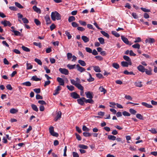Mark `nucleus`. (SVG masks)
<instances>
[{
    "mask_svg": "<svg viewBox=\"0 0 157 157\" xmlns=\"http://www.w3.org/2000/svg\"><path fill=\"white\" fill-rule=\"evenodd\" d=\"M51 17L53 21H55L56 19L57 20H60L61 18V16L57 11H55L52 13Z\"/></svg>",
    "mask_w": 157,
    "mask_h": 157,
    "instance_id": "nucleus-1",
    "label": "nucleus"
},
{
    "mask_svg": "<svg viewBox=\"0 0 157 157\" xmlns=\"http://www.w3.org/2000/svg\"><path fill=\"white\" fill-rule=\"evenodd\" d=\"M71 82L72 84L73 85H74L78 89L80 90H82L84 89L83 87L81 85V84L77 83L76 81H75L74 79H71Z\"/></svg>",
    "mask_w": 157,
    "mask_h": 157,
    "instance_id": "nucleus-2",
    "label": "nucleus"
},
{
    "mask_svg": "<svg viewBox=\"0 0 157 157\" xmlns=\"http://www.w3.org/2000/svg\"><path fill=\"white\" fill-rule=\"evenodd\" d=\"M71 82L72 84L73 85H74L78 89L80 90H82L84 89L83 87L81 85V84L77 83L76 81H75L74 79H71Z\"/></svg>",
    "mask_w": 157,
    "mask_h": 157,
    "instance_id": "nucleus-3",
    "label": "nucleus"
},
{
    "mask_svg": "<svg viewBox=\"0 0 157 157\" xmlns=\"http://www.w3.org/2000/svg\"><path fill=\"white\" fill-rule=\"evenodd\" d=\"M49 131L50 134L53 136L58 137L59 136L58 133L54 131V127L51 126L49 128Z\"/></svg>",
    "mask_w": 157,
    "mask_h": 157,
    "instance_id": "nucleus-4",
    "label": "nucleus"
},
{
    "mask_svg": "<svg viewBox=\"0 0 157 157\" xmlns=\"http://www.w3.org/2000/svg\"><path fill=\"white\" fill-rule=\"evenodd\" d=\"M59 71L62 74L67 75H68L69 74V71L68 70L65 68H60L59 69Z\"/></svg>",
    "mask_w": 157,
    "mask_h": 157,
    "instance_id": "nucleus-5",
    "label": "nucleus"
},
{
    "mask_svg": "<svg viewBox=\"0 0 157 157\" xmlns=\"http://www.w3.org/2000/svg\"><path fill=\"white\" fill-rule=\"evenodd\" d=\"M121 38L122 41L126 44L129 45H131L132 44V43L129 41L128 39L124 36H121Z\"/></svg>",
    "mask_w": 157,
    "mask_h": 157,
    "instance_id": "nucleus-6",
    "label": "nucleus"
},
{
    "mask_svg": "<svg viewBox=\"0 0 157 157\" xmlns=\"http://www.w3.org/2000/svg\"><path fill=\"white\" fill-rule=\"evenodd\" d=\"M85 98L84 97H82L78 99L77 100V101H78V103L81 105H83L84 104V102H85Z\"/></svg>",
    "mask_w": 157,
    "mask_h": 157,
    "instance_id": "nucleus-7",
    "label": "nucleus"
},
{
    "mask_svg": "<svg viewBox=\"0 0 157 157\" xmlns=\"http://www.w3.org/2000/svg\"><path fill=\"white\" fill-rule=\"evenodd\" d=\"M76 67L77 69V70L80 72H82L83 71H85L86 69L81 67H80V65L79 64H77L76 65Z\"/></svg>",
    "mask_w": 157,
    "mask_h": 157,
    "instance_id": "nucleus-8",
    "label": "nucleus"
},
{
    "mask_svg": "<svg viewBox=\"0 0 157 157\" xmlns=\"http://www.w3.org/2000/svg\"><path fill=\"white\" fill-rule=\"evenodd\" d=\"M71 96L72 98L75 99H77L80 98V96L76 92H73L71 94Z\"/></svg>",
    "mask_w": 157,
    "mask_h": 157,
    "instance_id": "nucleus-9",
    "label": "nucleus"
},
{
    "mask_svg": "<svg viewBox=\"0 0 157 157\" xmlns=\"http://www.w3.org/2000/svg\"><path fill=\"white\" fill-rule=\"evenodd\" d=\"M57 80L59 83V85L64 86V80L62 78L60 77H58L57 78Z\"/></svg>",
    "mask_w": 157,
    "mask_h": 157,
    "instance_id": "nucleus-10",
    "label": "nucleus"
},
{
    "mask_svg": "<svg viewBox=\"0 0 157 157\" xmlns=\"http://www.w3.org/2000/svg\"><path fill=\"white\" fill-rule=\"evenodd\" d=\"M137 68L138 70L142 72H144L145 71L146 69L142 65H140L137 67Z\"/></svg>",
    "mask_w": 157,
    "mask_h": 157,
    "instance_id": "nucleus-11",
    "label": "nucleus"
},
{
    "mask_svg": "<svg viewBox=\"0 0 157 157\" xmlns=\"http://www.w3.org/2000/svg\"><path fill=\"white\" fill-rule=\"evenodd\" d=\"M92 94L93 93L92 92L89 91L85 92V94L86 95V97L90 99H92L93 98Z\"/></svg>",
    "mask_w": 157,
    "mask_h": 157,
    "instance_id": "nucleus-12",
    "label": "nucleus"
},
{
    "mask_svg": "<svg viewBox=\"0 0 157 157\" xmlns=\"http://www.w3.org/2000/svg\"><path fill=\"white\" fill-rule=\"evenodd\" d=\"M123 58L125 60L129 62V65H132V63L131 61V60L128 56L125 55L124 56Z\"/></svg>",
    "mask_w": 157,
    "mask_h": 157,
    "instance_id": "nucleus-13",
    "label": "nucleus"
},
{
    "mask_svg": "<svg viewBox=\"0 0 157 157\" xmlns=\"http://www.w3.org/2000/svg\"><path fill=\"white\" fill-rule=\"evenodd\" d=\"M61 89V87L59 86H58L55 90L54 93H53V95H56L57 94H58L59 93L58 91L60 90Z\"/></svg>",
    "mask_w": 157,
    "mask_h": 157,
    "instance_id": "nucleus-14",
    "label": "nucleus"
},
{
    "mask_svg": "<svg viewBox=\"0 0 157 157\" xmlns=\"http://www.w3.org/2000/svg\"><path fill=\"white\" fill-rule=\"evenodd\" d=\"M45 20L46 23L47 24H50L51 22L49 15H46L45 17Z\"/></svg>",
    "mask_w": 157,
    "mask_h": 157,
    "instance_id": "nucleus-15",
    "label": "nucleus"
},
{
    "mask_svg": "<svg viewBox=\"0 0 157 157\" xmlns=\"http://www.w3.org/2000/svg\"><path fill=\"white\" fill-rule=\"evenodd\" d=\"M33 10L35 12H36V13H41V11L40 9L37 7L36 6H33Z\"/></svg>",
    "mask_w": 157,
    "mask_h": 157,
    "instance_id": "nucleus-16",
    "label": "nucleus"
},
{
    "mask_svg": "<svg viewBox=\"0 0 157 157\" xmlns=\"http://www.w3.org/2000/svg\"><path fill=\"white\" fill-rule=\"evenodd\" d=\"M145 41L146 43H148L151 44L154 43L155 41V40L153 38H149L146 39Z\"/></svg>",
    "mask_w": 157,
    "mask_h": 157,
    "instance_id": "nucleus-17",
    "label": "nucleus"
},
{
    "mask_svg": "<svg viewBox=\"0 0 157 157\" xmlns=\"http://www.w3.org/2000/svg\"><path fill=\"white\" fill-rule=\"evenodd\" d=\"M81 38L82 40L85 43H87L89 40V38L85 36H82Z\"/></svg>",
    "mask_w": 157,
    "mask_h": 157,
    "instance_id": "nucleus-18",
    "label": "nucleus"
},
{
    "mask_svg": "<svg viewBox=\"0 0 157 157\" xmlns=\"http://www.w3.org/2000/svg\"><path fill=\"white\" fill-rule=\"evenodd\" d=\"M152 69L151 67L149 68V70H148L147 69H145V72L146 74L148 75H151L152 74Z\"/></svg>",
    "mask_w": 157,
    "mask_h": 157,
    "instance_id": "nucleus-19",
    "label": "nucleus"
},
{
    "mask_svg": "<svg viewBox=\"0 0 157 157\" xmlns=\"http://www.w3.org/2000/svg\"><path fill=\"white\" fill-rule=\"evenodd\" d=\"M141 104L143 105L144 106H145L147 108H152L153 107L152 105L148 104L146 102H142Z\"/></svg>",
    "mask_w": 157,
    "mask_h": 157,
    "instance_id": "nucleus-20",
    "label": "nucleus"
},
{
    "mask_svg": "<svg viewBox=\"0 0 157 157\" xmlns=\"http://www.w3.org/2000/svg\"><path fill=\"white\" fill-rule=\"evenodd\" d=\"M121 65L123 67H128V65H129V62H127L125 61H122L121 62Z\"/></svg>",
    "mask_w": 157,
    "mask_h": 157,
    "instance_id": "nucleus-21",
    "label": "nucleus"
},
{
    "mask_svg": "<svg viewBox=\"0 0 157 157\" xmlns=\"http://www.w3.org/2000/svg\"><path fill=\"white\" fill-rule=\"evenodd\" d=\"M31 79L36 81H40L41 80V78H37L36 75L33 76L31 78Z\"/></svg>",
    "mask_w": 157,
    "mask_h": 157,
    "instance_id": "nucleus-22",
    "label": "nucleus"
},
{
    "mask_svg": "<svg viewBox=\"0 0 157 157\" xmlns=\"http://www.w3.org/2000/svg\"><path fill=\"white\" fill-rule=\"evenodd\" d=\"M94 70L96 72H101V71L99 67L98 66H94Z\"/></svg>",
    "mask_w": 157,
    "mask_h": 157,
    "instance_id": "nucleus-23",
    "label": "nucleus"
},
{
    "mask_svg": "<svg viewBox=\"0 0 157 157\" xmlns=\"http://www.w3.org/2000/svg\"><path fill=\"white\" fill-rule=\"evenodd\" d=\"M23 86H30L31 85V83L29 81H27L24 82H23L21 84Z\"/></svg>",
    "mask_w": 157,
    "mask_h": 157,
    "instance_id": "nucleus-24",
    "label": "nucleus"
},
{
    "mask_svg": "<svg viewBox=\"0 0 157 157\" xmlns=\"http://www.w3.org/2000/svg\"><path fill=\"white\" fill-rule=\"evenodd\" d=\"M99 90L101 92H103L104 94L107 92V90L103 86H100L99 88Z\"/></svg>",
    "mask_w": 157,
    "mask_h": 157,
    "instance_id": "nucleus-25",
    "label": "nucleus"
},
{
    "mask_svg": "<svg viewBox=\"0 0 157 157\" xmlns=\"http://www.w3.org/2000/svg\"><path fill=\"white\" fill-rule=\"evenodd\" d=\"M85 102L86 103H89L92 104L94 103V101L92 99H86L85 98Z\"/></svg>",
    "mask_w": 157,
    "mask_h": 157,
    "instance_id": "nucleus-26",
    "label": "nucleus"
},
{
    "mask_svg": "<svg viewBox=\"0 0 157 157\" xmlns=\"http://www.w3.org/2000/svg\"><path fill=\"white\" fill-rule=\"evenodd\" d=\"M31 107L32 109L36 112H37L38 110V108H37V106L34 104H32L31 105Z\"/></svg>",
    "mask_w": 157,
    "mask_h": 157,
    "instance_id": "nucleus-27",
    "label": "nucleus"
},
{
    "mask_svg": "<svg viewBox=\"0 0 157 157\" xmlns=\"http://www.w3.org/2000/svg\"><path fill=\"white\" fill-rule=\"evenodd\" d=\"M78 63L82 66H85L86 65V63L84 61L81 60H78Z\"/></svg>",
    "mask_w": 157,
    "mask_h": 157,
    "instance_id": "nucleus-28",
    "label": "nucleus"
},
{
    "mask_svg": "<svg viewBox=\"0 0 157 157\" xmlns=\"http://www.w3.org/2000/svg\"><path fill=\"white\" fill-rule=\"evenodd\" d=\"M101 33L103 35H104L105 36L107 37L108 38H109V35L107 33L103 31H101Z\"/></svg>",
    "mask_w": 157,
    "mask_h": 157,
    "instance_id": "nucleus-29",
    "label": "nucleus"
},
{
    "mask_svg": "<svg viewBox=\"0 0 157 157\" xmlns=\"http://www.w3.org/2000/svg\"><path fill=\"white\" fill-rule=\"evenodd\" d=\"M108 138L110 140H114L116 139V137L111 135H109L108 136Z\"/></svg>",
    "mask_w": 157,
    "mask_h": 157,
    "instance_id": "nucleus-30",
    "label": "nucleus"
},
{
    "mask_svg": "<svg viewBox=\"0 0 157 157\" xmlns=\"http://www.w3.org/2000/svg\"><path fill=\"white\" fill-rule=\"evenodd\" d=\"M75 20V18L73 16H71L69 17L68 19V21L69 22H71Z\"/></svg>",
    "mask_w": 157,
    "mask_h": 157,
    "instance_id": "nucleus-31",
    "label": "nucleus"
},
{
    "mask_svg": "<svg viewBox=\"0 0 157 157\" xmlns=\"http://www.w3.org/2000/svg\"><path fill=\"white\" fill-rule=\"evenodd\" d=\"M18 111L16 109L14 108H12L10 109V112L11 113L14 114L18 112Z\"/></svg>",
    "mask_w": 157,
    "mask_h": 157,
    "instance_id": "nucleus-32",
    "label": "nucleus"
},
{
    "mask_svg": "<svg viewBox=\"0 0 157 157\" xmlns=\"http://www.w3.org/2000/svg\"><path fill=\"white\" fill-rule=\"evenodd\" d=\"M75 66H76L75 64L71 65H70V64H68L67 65V67L70 69H72L75 68Z\"/></svg>",
    "mask_w": 157,
    "mask_h": 157,
    "instance_id": "nucleus-33",
    "label": "nucleus"
},
{
    "mask_svg": "<svg viewBox=\"0 0 157 157\" xmlns=\"http://www.w3.org/2000/svg\"><path fill=\"white\" fill-rule=\"evenodd\" d=\"M112 66L114 68L116 69H118L119 68V65L117 63H113L112 64Z\"/></svg>",
    "mask_w": 157,
    "mask_h": 157,
    "instance_id": "nucleus-34",
    "label": "nucleus"
},
{
    "mask_svg": "<svg viewBox=\"0 0 157 157\" xmlns=\"http://www.w3.org/2000/svg\"><path fill=\"white\" fill-rule=\"evenodd\" d=\"M136 86L139 87H141L142 86V84L141 82L137 81L135 83Z\"/></svg>",
    "mask_w": 157,
    "mask_h": 157,
    "instance_id": "nucleus-35",
    "label": "nucleus"
},
{
    "mask_svg": "<svg viewBox=\"0 0 157 157\" xmlns=\"http://www.w3.org/2000/svg\"><path fill=\"white\" fill-rule=\"evenodd\" d=\"M98 40L99 41L101 44H103L105 43L104 40L102 37H99L98 38Z\"/></svg>",
    "mask_w": 157,
    "mask_h": 157,
    "instance_id": "nucleus-36",
    "label": "nucleus"
},
{
    "mask_svg": "<svg viewBox=\"0 0 157 157\" xmlns=\"http://www.w3.org/2000/svg\"><path fill=\"white\" fill-rule=\"evenodd\" d=\"M132 47L134 48L140 49V45L138 43H136L132 45Z\"/></svg>",
    "mask_w": 157,
    "mask_h": 157,
    "instance_id": "nucleus-37",
    "label": "nucleus"
},
{
    "mask_svg": "<svg viewBox=\"0 0 157 157\" xmlns=\"http://www.w3.org/2000/svg\"><path fill=\"white\" fill-rule=\"evenodd\" d=\"M67 87L70 91H72L74 90L75 88L74 86H69L68 85H67Z\"/></svg>",
    "mask_w": 157,
    "mask_h": 157,
    "instance_id": "nucleus-38",
    "label": "nucleus"
},
{
    "mask_svg": "<svg viewBox=\"0 0 157 157\" xmlns=\"http://www.w3.org/2000/svg\"><path fill=\"white\" fill-rule=\"evenodd\" d=\"M136 117L140 120H143L144 119L142 116L139 113H137L136 114Z\"/></svg>",
    "mask_w": 157,
    "mask_h": 157,
    "instance_id": "nucleus-39",
    "label": "nucleus"
},
{
    "mask_svg": "<svg viewBox=\"0 0 157 157\" xmlns=\"http://www.w3.org/2000/svg\"><path fill=\"white\" fill-rule=\"evenodd\" d=\"M112 33L113 35H114L116 37H119L120 36V34L116 31H112Z\"/></svg>",
    "mask_w": 157,
    "mask_h": 157,
    "instance_id": "nucleus-40",
    "label": "nucleus"
},
{
    "mask_svg": "<svg viewBox=\"0 0 157 157\" xmlns=\"http://www.w3.org/2000/svg\"><path fill=\"white\" fill-rule=\"evenodd\" d=\"M21 48L25 52H29L30 51V50L29 48L25 46H22Z\"/></svg>",
    "mask_w": 157,
    "mask_h": 157,
    "instance_id": "nucleus-41",
    "label": "nucleus"
},
{
    "mask_svg": "<svg viewBox=\"0 0 157 157\" xmlns=\"http://www.w3.org/2000/svg\"><path fill=\"white\" fill-rule=\"evenodd\" d=\"M129 111L132 114L134 115L135 114L137 113L136 110L132 109H130L129 110Z\"/></svg>",
    "mask_w": 157,
    "mask_h": 157,
    "instance_id": "nucleus-42",
    "label": "nucleus"
},
{
    "mask_svg": "<svg viewBox=\"0 0 157 157\" xmlns=\"http://www.w3.org/2000/svg\"><path fill=\"white\" fill-rule=\"evenodd\" d=\"M124 73L125 75H135L133 72H129L127 70H125L124 72Z\"/></svg>",
    "mask_w": 157,
    "mask_h": 157,
    "instance_id": "nucleus-43",
    "label": "nucleus"
},
{
    "mask_svg": "<svg viewBox=\"0 0 157 157\" xmlns=\"http://www.w3.org/2000/svg\"><path fill=\"white\" fill-rule=\"evenodd\" d=\"M26 66L27 69H31L33 68V65L30 63H26Z\"/></svg>",
    "mask_w": 157,
    "mask_h": 157,
    "instance_id": "nucleus-44",
    "label": "nucleus"
},
{
    "mask_svg": "<svg viewBox=\"0 0 157 157\" xmlns=\"http://www.w3.org/2000/svg\"><path fill=\"white\" fill-rule=\"evenodd\" d=\"M83 135L85 137H89L91 136V134L88 132H84Z\"/></svg>",
    "mask_w": 157,
    "mask_h": 157,
    "instance_id": "nucleus-45",
    "label": "nucleus"
},
{
    "mask_svg": "<svg viewBox=\"0 0 157 157\" xmlns=\"http://www.w3.org/2000/svg\"><path fill=\"white\" fill-rule=\"evenodd\" d=\"M15 4L16 6L18 8L20 9H22L23 8V7L22 5H21L20 3L17 2H15Z\"/></svg>",
    "mask_w": 157,
    "mask_h": 157,
    "instance_id": "nucleus-46",
    "label": "nucleus"
},
{
    "mask_svg": "<svg viewBox=\"0 0 157 157\" xmlns=\"http://www.w3.org/2000/svg\"><path fill=\"white\" fill-rule=\"evenodd\" d=\"M82 130L85 132H88L89 131L90 129L88 128H87L85 125H83L82 127Z\"/></svg>",
    "mask_w": 157,
    "mask_h": 157,
    "instance_id": "nucleus-47",
    "label": "nucleus"
},
{
    "mask_svg": "<svg viewBox=\"0 0 157 157\" xmlns=\"http://www.w3.org/2000/svg\"><path fill=\"white\" fill-rule=\"evenodd\" d=\"M34 21L35 23L38 26L40 25V22L38 19H35Z\"/></svg>",
    "mask_w": 157,
    "mask_h": 157,
    "instance_id": "nucleus-48",
    "label": "nucleus"
},
{
    "mask_svg": "<svg viewBox=\"0 0 157 157\" xmlns=\"http://www.w3.org/2000/svg\"><path fill=\"white\" fill-rule=\"evenodd\" d=\"M34 61L40 65H42V62L41 61V60L37 58H35L34 59Z\"/></svg>",
    "mask_w": 157,
    "mask_h": 157,
    "instance_id": "nucleus-49",
    "label": "nucleus"
},
{
    "mask_svg": "<svg viewBox=\"0 0 157 157\" xmlns=\"http://www.w3.org/2000/svg\"><path fill=\"white\" fill-rule=\"evenodd\" d=\"M33 44L36 46H38L39 48H41L42 47L41 44L40 43L33 42Z\"/></svg>",
    "mask_w": 157,
    "mask_h": 157,
    "instance_id": "nucleus-50",
    "label": "nucleus"
},
{
    "mask_svg": "<svg viewBox=\"0 0 157 157\" xmlns=\"http://www.w3.org/2000/svg\"><path fill=\"white\" fill-rule=\"evenodd\" d=\"M123 115L125 116H130V114L128 112L126 111H124L122 113Z\"/></svg>",
    "mask_w": 157,
    "mask_h": 157,
    "instance_id": "nucleus-51",
    "label": "nucleus"
},
{
    "mask_svg": "<svg viewBox=\"0 0 157 157\" xmlns=\"http://www.w3.org/2000/svg\"><path fill=\"white\" fill-rule=\"evenodd\" d=\"M65 34L67 36L68 38V39H70L71 38L72 36L70 34L69 32L67 31H66Z\"/></svg>",
    "mask_w": 157,
    "mask_h": 157,
    "instance_id": "nucleus-52",
    "label": "nucleus"
},
{
    "mask_svg": "<svg viewBox=\"0 0 157 157\" xmlns=\"http://www.w3.org/2000/svg\"><path fill=\"white\" fill-rule=\"evenodd\" d=\"M141 41V39L140 37H138L135 39V40L134 41L135 43L140 42Z\"/></svg>",
    "mask_w": 157,
    "mask_h": 157,
    "instance_id": "nucleus-53",
    "label": "nucleus"
},
{
    "mask_svg": "<svg viewBox=\"0 0 157 157\" xmlns=\"http://www.w3.org/2000/svg\"><path fill=\"white\" fill-rule=\"evenodd\" d=\"M79 147V148L82 149H87L88 148V147L87 146L83 144L80 145Z\"/></svg>",
    "mask_w": 157,
    "mask_h": 157,
    "instance_id": "nucleus-54",
    "label": "nucleus"
},
{
    "mask_svg": "<svg viewBox=\"0 0 157 157\" xmlns=\"http://www.w3.org/2000/svg\"><path fill=\"white\" fill-rule=\"evenodd\" d=\"M12 31L14 33V35L16 36H20V32L17 31L13 30Z\"/></svg>",
    "mask_w": 157,
    "mask_h": 157,
    "instance_id": "nucleus-55",
    "label": "nucleus"
},
{
    "mask_svg": "<svg viewBox=\"0 0 157 157\" xmlns=\"http://www.w3.org/2000/svg\"><path fill=\"white\" fill-rule=\"evenodd\" d=\"M62 113L60 111H59L57 112V113L56 117L58 118L59 119H60L61 117Z\"/></svg>",
    "mask_w": 157,
    "mask_h": 157,
    "instance_id": "nucleus-56",
    "label": "nucleus"
},
{
    "mask_svg": "<svg viewBox=\"0 0 157 157\" xmlns=\"http://www.w3.org/2000/svg\"><path fill=\"white\" fill-rule=\"evenodd\" d=\"M141 9L144 12H150V10L147 9L146 8L141 7Z\"/></svg>",
    "mask_w": 157,
    "mask_h": 157,
    "instance_id": "nucleus-57",
    "label": "nucleus"
},
{
    "mask_svg": "<svg viewBox=\"0 0 157 157\" xmlns=\"http://www.w3.org/2000/svg\"><path fill=\"white\" fill-rule=\"evenodd\" d=\"M67 59L68 60H70L72 57V54L71 53H67Z\"/></svg>",
    "mask_w": 157,
    "mask_h": 157,
    "instance_id": "nucleus-58",
    "label": "nucleus"
},
{
    "mask_svg": "<svg viewBox=\"0 0 157 157\" xmlns=\"http://www.w3.org/2000/svg\"><path fill=\"white\" fill-rule=\"evenodd\" d=\"M96 76L97 77L99 78H104L103 76L100 73L96 74Z\"/></svg>",
    "mask_w": 157,
    "mask_h": 157,
    "instance_id": "nucleus-59",
    "label": "nucleus"
},
{
    "mask_svg": "<svg viewBox=\"0 0 157 157\" xmlns=\"http://www.w3.org/2000/svg\"><path fill=\"white\" fill-rule=\"evenodd\" d=\"M22 20L23 21V23L25 24H27L29 22V20L26 18H22Z\"/></svg>",
    "mask_w": 157,
    "mask_h": 157,
    "instance_id": "nucleus-60",
    "label": "nucleus"
},
{
    "mask_svg": "<svg viewBox=\"0 0 157 157\" xmlns=\"http://www.w3.org/2000/svg\"><path fill=\"white\" fill-rule=\"evenodd\" d=\"M71 25L73 27L75 28L78 27V24L75 22H72L71 23Z\"/></svg>",
    "mask_w": 157,
    "mask_h": 157,
    "instance_id": "nucleus-61",
    "label": "nucleus"
},
{
    "mask_svg": "<svg viewBox=\"0 0 157 157\" xmlns=\"http://www.w3.org/2000/svg\"><path fill=\"white\" fill-rule=\"evenodd\" d=\"M7 22H8V21L7 20H4V21H2L1 22V23L5 27L7 26Z\"/></svg>",
    "mask_w": 157,
    "mask_h": 157,
    "instance_id": "nucleus-62",
    "label": "nucleus"
},
{
    "mask_svg": "<svg viewBox=\"0 0 157 157\" xmlns=\"http://www.w3.org/2000/svg\"><path fill=\"white\" fill-rule=\"evenodd\" d=\"M44 70L46 71V72L48 74L50 73V70L48 68L47 66H44Z\"/></svg>",
    "mask_w": 157,
    "mask_h": 157,
    "instance_id": "nucleus-63",
    "label": "nucleus"
},
{
    "mask_svg": "<svg viewBox=\"0 0 157 157\" xmlns=\"http://www.w3.org/2000/svg\"><path fill=\"white\" fill-rule=\"evenodd\" d=\"M85 49L87 52L89 53H92V50L90 48L88 47H86Z\"/></svg>",
    "mask_w": 157,
    "mask_h": 157,
    "instance_id": "nucleus-64",
    "label": "nucleus"
}]
</instances>
